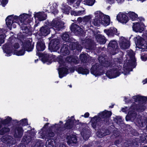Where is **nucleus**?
Returning <instances> with one entry per match:
<instances>
[{
  "instance_id": "nucleus-1",
  "label": "nucleus",
  "mask_w": 147,
  "mask_h": 147,
  "mask_svg": "<svg viewBox=\"0 0 147 147\" xmlns=\"http://www.w3.org/2000/svg\"><path fill=\"white\" fill-rule=\"evenodd\" d=\"M98 116L96 115L91 118V125L93 128L96 129V127L99 129L98 135L101 138L107 134V132L108 131L106 128V126L109 125V121L112 115L111 111L106 110L98 113Z\"/></svg>"
},
{
  "instance_id": "nucleus-2",
  "label": "nucleus",
  "mask_w": 147,
  "mask_h": 147,
  "mask_svg": "<svg viewBox=\"0 0 147 147\" xmlns=\"http://www.w3.org/2000/svg\"><path fill=\"white\" fill-rule=\"evenodd\" d=\"M45 24L46 25L40 27L39 30L37 32L40 36L45 37L49 34L50 33L51 28H53L55 30L59 31L65 28L64 22L57 19H53L52 22H50L47 20Z\"/></svg>"
},
{
  "instance_id": "nucleus-3",
  "label": "nucleus",
  "mask_w": 147,
  "mask_h": 147,
  "mask_svg": "<svg viewBox=\"0 0 147 147\" xmlns=\"http://www.w3.org/2000/svg\"><path fill=\"white\" fill-rule=\"evenodd\" d=\"M103 60L98 59L100 64L97 63L92 65L90 69V73L96 77L103 75L105 73L103 67H111L113 65L111 62L106 61L105 59L102 58Z\"/></svg>"
},
{
  "instance_id": "nucleus-4",
  "label": "nucleus",
  "mask_w": 147,
  "mask_h": 147,
  "mask_svg": "<svg viewBox=\"0 0 147 147\" xmlns=\"http://www.w3.org/2000/svg\"><path fill=\"white\" fill-rule=\"evenodd\" d=\"M132 98L135 100V102H138V103H133L131 107V109L134 111L138 112H142L144 111L146 109L144 105L147 101V97L138 95L133 96Z\"/></svg>"
},
{
  "instance_id": "nucleus-5",
  "label": "nucleus",
  "mask_w": 147,
  "mask_h": 147,
  "mask_svg": "<svg viewBox=\"0 0 147 147\" xmlns=\"http://www.w3.org/2000/svg\"><path fill=\"white\" fill-rule=\"evenodd\" d=\"M38 133L40 135L41 138L48 139L46 144V147H55L54 140L51 139V138L54 137L55 134L51 127L49 128L46 130L39 132Z\"/></svg>"
},
{
  "instance_id": "nucleus-6",
  "label": "nucleus",
  "mask_w": 147,
  "mask_h": 147,
  "mask_svg": "<svg viewBox=\"0 0 147 147\" xmlns=\"http://www.w3.org/2000/svg\"><path fill=\"white\" fill-rule=\"evenodd\" d=\"M36 55L39 57H42V61L44 63H47L48 65L51 64L54 61L55 57V55L49 54H45L38 52H37Z\"/></svg>"
},
{
  "instance_id": "nucleus-7",
  "label": "nucleus",
  "mask_w": 147,
  "mask_h": 147,
  "mask_svg": "<svg viewBox=\"0 0 147 147\" xmlns=\"http://www.w3.org/2000/svg\"><path fill=\"white\" fill-rule=\"evenodd\" d=\"M34 17L35 19L36 24L34 26V30H37L36 27L38 26L39 24L38 21H41L46 20L47 17V15L44 11H39L38 12H35Z\"/></svg>"
},
{
  "instance_id": "nucleus-8",
  "label": "nucleus",
  "mask_w": 147,
  "mask_h": 147,
  "mask_svg": "<svg viewBox=\"0 0 147 147\" xmlns=\"http://www.w3.org/2000/svg\"><path fill=\"white\" fill-rule=\"evenodd\" d=\"M108 47L110 53L114 55L119 52L118 44L114 40H111L108 45Z\"/></svg>"
},
{
  "instance_id": "nucleus-9",
  "label": "nucleus",
  "mask_w": 147,
  "mask_h": 147,
  "mask_svg": "<svg viewBox=\"0 0 147 147\" xmlns=\"http://www.w3.org/2000/svg\"><path fill=\"white\" fill-rule=\"evenodd\" d=\"M95 19L94 20L93 23L96 26H98L101 24L103 19H105V16L103 13L100 11H97L95 13Z\"/></svg>"
},
{
  "instance_id": "nucleus-10",
  "label": "nucleus",
  "mask_w": 147,
  "mask_h": 147,
  "mask_svg": "<svg viewBox=\"0 0 147 147\" xmlns=\"http://www.w3.org/2000/svg\"><path fill=\"white\" fill-rule=\"evenodd\" d=\"M60 42L58 39L52 40L49 44V49L51 52H55L60 48Z\"/></svg>"
},
{
  "instance_id": "nucleus-11",
  "label": "nucleus",
  "mask_w": 147,
  "mask_h": 147,
  "mask_svg": "<svg viewBox=\"0 0 147 147\" xmlns=\"http://www.w3.org/2000/svg\"><path fill=\"white\" fill-rule=\"evenodd\" d=\"M82 44L86 49L89 50H92L94 48L95 45L94 41L91 39L86 38L82 40Z\"/></svg>"
},
{
  "instance_id": "nucleus-12",
  "label": "nucleus",
  "mask_w": 147,
  "mask_h": 147,
  "mask_svg": "<svg viewBox=\"0 0 147 147\" xmlns=\"http://www.w3.org/2000/svg\"><path fill=\"white\" fill-rule=\"evenodd\" d=\"M106 74L109 79L115 78L119 76L120 74V72L119 71L117 68H113L107 71Z\"/></svg>"
},
{
  "instance_id": "nucleus-13",
  "label": "nucleus",
  "mask_w": 147,
  "mask_h": 147,
  "mask_svg": "<svg viewBox=\"0 0 147 147\" xmlns=\"http://www.w3.org/2000/svg\"><path fill=\"white\" fill-rule=\"evenodd\" d=\"M11 42L12 40H8L6 43L3 45L2 47L3 51L8 56H11V53L12 52L13 47Z\"/></svg>"
},
{
  "instance_id": "nucleus-14",
  "label": "nucleus",
  "mask_w": 147,
  "mask_h": 147,
  "mask_svg": "<svg viewBox=\"0 0 147 147\" xmlns=\"http://www.w3.org/2000/svg\"><path fill=\"white\" fill-rule=\"evenodd\" d=\"M70 29L75 35H81L83 32L82 29L74 23H72L71 25Z\"/></svg>"
},
{
  "instance_id": "nucleus-15",
  "label": "nucleus",
  "mask_w": 147,
  "mask_h": 147,
  "mask_svg": "<svg viewBox=\"0 0 147 147\" xmlns=\"http://www.w3.org/2000/svg\"><path fill=\"white\" fill-rule=\"evenodd\" d=\"M69 43V45L70 50L76 52V53H79L81 51L82 47L79 43L77 42H71Z\"/></svg>"
},
{
  "instance_id": "nucleus-16",
  "label": "nucleus",
  "mask_w": 147,
  "mask_h": 147,
  "mask_svg": "<svg viewBox=\"0 0 147 147\" xmlns=\"http://www.w3.org/2000/svg\"><path fill=\"white\" fill-rule=\"evenodd\" d=\"M34 133L30 131L27 134H25L23 137L21 142L25 144H28L32 140V137L34 136Z\"/></svg>"
},
{
  "instance_id": "nucleus-17",
  "label": "nucleus",
  "mask_w": 147,
  "mask_h": 147,
  "mask_svg": "<svg viewBox=\"0 0 147 147\" xmlns=\"http://www.w3.org/2000/svg\"><path fill=\"white\" fill-rule=\"evenodd\" d=\"M31 12L28 14L23 13L19 16V20H20L22 24H28L31 22V20L29 18L31 16Z\"/></svg>"
},
{
  "instance_id": "nucleus-18",
  "label": "nucleus",
  "mask_w": 147,
  "mask_h": 147,
  "mask_svg": "<svg viewBox=\"0 0 147 147\" xmlns=\"http://www.w3.org/2000/svg\"><path fill=\"white\" fill-rule=\"evenodd\" d=\"M133 24L132 26L133 30L135 32H142L144 30L146 26L143 22H136L135 23H134Z\"/></svg>"
},
{
  "instance_id": "nucleus-19",
  "label": "nucleus",
  "mask_w": 147,
  "mask_h": 147,
  "mask_svg": "<svg viewBox=\"0 0 147 147\" xmlns=\"http://www.w3.org/2000/svg\"><path fill=\"white\" fill-rule=\"evenodd\" d=\"M116 19L119 22L123 24H126L129 21L127 16L121 12L117 15Z\"/></svg>"
},
{
  "instance_id": "nucleus-20",
  "label": "nucleus",
  "mask_w": 147,
  "mask_h": 147,
  "mask_svg": "<svg viewBox=\"0 0 147 147\" xmlns=\"http://www.w3.org/2000/svg\"><path fill=\"white\" fill-rule=\"evenodd\" d=\"M104 32L109 37H112L115 35H118L119 33H117V29L115 28H110L109 29H105Z\"/></svg>"
},
{
  "instance_id": "nucleus-21",
  "label": "nucleus",
  "mask_w": 147,
  "mask_h": 147,
  "mask_svg": "<svg viewBox=\"0 0 147 147\" xmlns=\"http://www.w3.org/2000/svg\"><path fill=\"white\" fill-rule=\"evenodd\" d=\"M14 131V137L16 138H20L23 135L24 130L22 127L17 126L15 128Z\"/></svg>"
},
{
  "instance_id": "nucleus-22",
  "label": "nucleus",
  "mask_w": 147,
  "mask_h": 147,
  "mask_svg": "<svg viewBox=\"0 0 147 147\" xmlns=\"http://www.w3.org/2000/svg\"><path fill=\"white\" fill-rule=\"evenodd\" d=\"M22 47L27 51H31L33 49V46L32 45L31 42L29 40L22 42Z\"/></svg>"
},
{
  "instance_id": "nucleus-23",
  "label": "nucleus",
  "mask_w": 147,
  "mask_h": 147,
  "mask_svg": "<svg viewBox=\"0 0 147 147\" xmlns=\"http://www.w3.org/2000/svg\"><path fill=\"white\" fill-rule=\"evenodd\" d=\"M66 139L67 140V143L69 145H72L73 144H76L77 143V139L76 135L72 134L67 135Z\"/></svg>"
},
{
  "instance_id": "nucleus-24",
  "label": "nucleus",
  "mask_w": 147,
  "mask_h": 147,
  "mask_svg": "<svg viewBox=\"0 0 147 147\" xmlns=\"http://www.w3.org/2000/svg\"><path fill=\"white\" fill-rule=\"evenodd\" d=\"M86 67V66H81L76 67L75 70L78 74L83 75H87L89 73V70Z\"/></svg>"
},
{
  "instance_id": "nucleus-25",
  "label": "nucleus",
  "mask_w": 147,
  "mask_h": 147,
  "mask_svg": "<svg viewBox=\"0 0 147 147\" xmlns=\"http://www.w3.org/2000/svg\"><path fill=\"white\" fill-rule=\"evenodd\" d=\"M45 48L46 46L44 41H38L36 45V53L37 52H40L39 51H43Z\"/></svg>"
},
{
  "instance_id": "nucleus-26",
  "label": "nucleus",
  "mask_w": 147,
  "mask_h": 147,
  "mask_svg": "<svg viewBox=\"0 0 147 147\" xmlns=\"http://www.w3.org/2000/svg\"><path fill=\"white\" fill-rule=\"evenodd\" d=\"M74 120L71 119H68L66 121L64 125L65 129H72L74 125Z\"/></svg>"
},
{
  "instance_id": "nucleus-27",
  "label": "nucleus",
  "mask_w": 147,
  "mask_h": 147,
  "mask_svg": "<svg viewBox=\"0 0 147 147\" xmlns=\"http://www.w3.org/2000/svg\"><path fill=\"white\" fill-rule=\"evenodd\" d=\"M95 38L97 42L100 44H105L106 41L105 37L100 34H98L95 36Z\"/></svg>"
},
{
  "instance_id": "nucleus-28",
  "label": "nucleus",
  "mask_w": 147,
  "mask_h": 147,
  "mask_svg": "<svg viewBox=\"0 0 147 147\" xmlns=\"http://www.w3.org/2000/svg\"><path fill=\"white\" fill-rule=\"evenodd\" d=\"M68 73V69L67 68L62 67L59 69V77L60 78H62L65 76V74H67Z\"/></svg>"
},
{
  "instance_id": "nucleus-29",
  "label": "nucleus",
  "mask_w": 147,
  "mask_h": 147,
  "mask_svg": "<svg viewBox=\"0 0 147 147\" xmlns=\"http://www.w3.org/2000/svg\"><path fill=\"white\" fill-rule=\"evenodd\" d=\"M68 47V45L64 44L60 49L61 53L64 56L69 55V51Z\"/></svg>"
},
{
  "instance_id": "nucleus-30",
  "label": "nucleus",
  "mask_w": 147,
  "mask_h": 147,
  "mask_svg": "<svg viewBox=\"0 0 147 147\" xmlns=\"http://www.w3.org/2000/svg\"><path fill=\"white\" fill-rule=\"evenodd\" d=\"M12 120V118L9 116H8L6 118L3 119L0 118V124L2 126V125H3L4 126L6 125L9 126Z\"/></svg>"
},
{
  "instance_id": "nucleus-31",
  "label": "nucleus",
  "mask_w": 147,
  "mask_h": 147,
  "mask_svg": "<svg viewBox=\"0 0 147 147\" xmlns=\"http://www.w3.org/2000/svg\"><path fill=\"white\" fill-rule=\"evenodd\" d=\"M134 40L135 41L136 45H138L139 46V48H140V46L143 43L146 42L144 39L140 37H139L138 38L137 37H135L134 38Z\"/></svg>"
},
{
  "instance_id": "nucleus-32",
  "label": "nucleus",
  "mask_w": 147,
  "mask_h": 147,
  "mask_svg": "<svg viewBox=\"0 0 147 147\" xmlns=\"http://www.w3.org/2000/svg\"><path fill=\"white\" fill-rule=\"evenodd\" d=\"M12 121L18 124V125H22V126H24L28 125V120L26 118L22 119L20 121L16 119L13 120Z\"/></svg>"
},
{
  "instance_id": "nucleus-33",
  "label": "nucleus",
  "mask_w": 147,
  "mask_h": 147,
  "mask_svg": "<svg viewBox=\"0 0 147 147\" xmlns=\"http://www.w3.org/2000/svg\"><path fill=\"white\" fill-rule=\"evenodd\" d=\"M86 131H87L85 129V131H83L81 133L84 139L85 140H86L88 139L90 137V135L91 134V132L90 130L88 129Z\"/></svg>"
},
{
  "instance_id": "nucleus-34",
  "label": "nucleus",
  "mask_w": 147,
  "mask_h": 147,
  "mask_svg": "<svg viewBox=\"0 0 147 147\" xmlns=\"http://www.w3.org/2000/svg\"><path fill=\"white\" fill-rule=\"evenodd\" d=\"M66 60L68 63L72 64H77L79 62L78 60L74 57L71 56L67 57L66 58Z\"/></svg>"
},
{
  "instance_id": "nucleus-35",
  "label": "nucleus",
  "mask_w": 147,
  "mask_h": 147,
  "mask_svg": "<svg viewBox=\"0 0 147 147\" xmlns=\"http://www.w3.org/2000/svg\"><path fill=\"white\" fill-rule=\"evenodd\" d=\"M27 25L21 24L20 25V28L22 30L23 33L29 34L31 33V31L28 27L26 26Z\"/></svg>"
},
{
  "instance_id": "nucleus-36",
  "label": "nucleus",
  "mask_w": 147,
  "mask_h": 147,
  "mask_svg": "<svg viewBox=\"0 0 147 147\" xmlns=\"http://www.w3.org/2000/svg\"><path fill=\"white\" fill-rule=\"evenodd\" d=\"M62 39L66 42H70L71 41V39L69 38V35L67 32H65L61 36Z\"/></svg>"
},
{
  "instance_id": "nucleus-37",
  "label": "nucleus",
  "mask_w": 147,
  "mask_h": 147,
  "mask_svg": "<svg viewBox=\"0 0 147 147\" xmlns=\"http://www.w3.org/2000/svg\"><path fill=\"white\" fill-rule=\"evenodd\" d=\"M127 15L132 21L136 20L138 19V15L134 12L129 11Z\"/></svg>"
},
{
  "instance_id": "nucleus-38",
  "label": "nucleus",
  "mask_w": 147,
  "mask_h": 147,
  "mask_svg": "<svg viewBox=\"0 0 147 147\" xmlns=\"http://www.w3.org/2000/svg\"><path fill=\"white\" fill-rule=\"evenodd\" d=\"M25 51L26 50L24 49L22 47L21 49L20 50H15L14 52V54H15L18 56H22L25 54Z\"/></svg>"
},
{
  "instance_id": "nucleus-39",
  "label": "nucleus",
  "mask_w": 147,
  "mask_h": 147,
  "mask_svg": "<svg viewBox=\"0 0 147 147\" xmlns=\"http://www.w3.org/2000/svg\"><path fill=\"white\" fill-rule=\"evenodd\" d=\"M0 136H3L5 134L9 132L10 131L9 128L7 127H4L0 128Z\"/></svg>"
},
{
  "instance_id": "nucleus-40",
  "label": "nucleus",
  "mask_w": 147,
  "mask_h": 147,
  "mask_svg": "<svg viewBox=\"0 0 147 147\" xmlns=\"http://www.w3.org/2000/svg\"><path fill=\"white\" fill-rule=\"evenodd\" d=\"M110 19L109 17L106 15L105 16V19H103L102 20V22L101 24H103L105 26H107L110 24Z\"/></svg>"
},
{
  "instance_id": "nucleus-41",
  "label": "nucleus",
  "mask_w": 147,
  "mask_h": 147,
  "mask_svg": "<svg viewBox=\"0 0 147 147\" xmlns=\"http://www.w3.org/2000/svg\"><path fill=\"white\" fill-rule=\"evenodd\" d=\"M80 58L82 63H86L88 62V57L86 54H81L80 55Z\"/></svg>"
},
{
  "instance_id": "nucleus-42",
  "label": "nucleus",
  "mask_w": 147,
  "mask_h": 147,
  "mask_svg": "<svg viewBox=\"0 0 147 147\" xmlns=\"http://www.w3.org/2000/svg\"><path fill=\"white\" fill-rule=\"evenodd\" d=\"M120 44L121 48L124 49H128L130 46L129 43L123 41H122L121 43H120Z\"/></svg>"
},
{
  "instance_id": "nucleus-43",
  "label": "nucleus",
  "mask_w": 147,
  "mask_h": 147,
  "mask_svg": "<svg viewBox=\"0 0 147 147\" xmlns=\"http://www.w3.org/2000/svg\"><path fill=\"white\" fill-rule=\"evenodd\" d=\"M51 12L52 13H53L55 15L57 14L59 12V11L57 9V7L56 6H55L52 5L50 7Z\"/></svg>"
},
{
  "instance_id": "nucleus-44",
  "label": "nucleus",
  "mask_w": 147,
  "mask_h": 147,
  "mask_svg": "<svg viewBox=\"0 0 147 147\" xmlns=\"http://www.w3.org/2000/svg\"><path fill=\"white\" fill-rule=\"evenodd\" d=\"M128 113L132 120H134L136 118V117L137 114L135 111H130L128 112Z\"/></svg>"
},
{
  "instance_id": "nucleus-45",
  "label": "nucleus",
  "mask_w": 147,
  "mask_h": 147,
  "mask_svg": "<svg viewBox=\"0 0 147 147\" xmlns=\"http://www.w3.org/2000/svg\"><path fill=\"white\" fill-rule=\"evenodd\" d=\"M44 143L41 140H39L36 143L34 147H43Z\"/></svg>"
},
{
  "instance_id": "nucleus-46",
  "label": "nucleus",
  "mask_w": 147,
  "mask_h": 147,
  "mask_svg": "<svg viewBox=\"0 0 147 147\" xmlns=\"http://www.w3.org/2000/svg\"><path fill=\"white\" fill-rule=\"evenodd\" d=\"M133 140L132 141V145L135 147H137L139 145V139L138 138H134Z\"/></svg>"
},
{
  "instance_id": "nucleus-47",
  "label": "nucleus",
  "mask_w": 147,
  "mask_h": 147,
  "mask_svg": "<svg viewBox=\"0 0 147 147\" xmlns=\"http://www.w3.org/2000/svg\"><path fill=\"white\" fill-rule=\"evenodd\" d=\"M113 121L117 123H121L122 122L121 118L120 116H116L114 118Z\"/></svg>"
},
{
  "instance_id": "nucleus-48",
  "label": "nucleus",
  "mask_w": 147,
  "mask_h": 147,
  "mask_svg": "<svg viewBox=\"0 0 147 147\" xmlns=\"http://www.w3.org/2000/svg\"><path fill=\"white\" fill-rule=\"evenodd\" d=\"M71 7L68 5H66L63 9V10L66 14H68L69 13L70 10L71 9Z\"/></svg>"
},
{
  "instance_id": "nucleus-49",
  "label": "nucleus",
  "mask_w": 147,
  "mask_h": 147,
  "mask_svg": "<svg viewBox=\"0 0 147 147\" xmlns=\"http://www.w3.org/2000/svg\"><path fill=\"white\" fill-rule=\"evenodd\" d=\"M140 48L142 49L143 51H147V44L146 42L143 43L140 46Z\"/></svg>"
},
{
  "instance_id": "nucleus-50",
  "label": "nucleus",
  "mask_w": 147,
  "mask_h": 147,
  "mask_svg": "<svg viewBox=\"0 0 147 147\" xmlns=\"http://www.w3.org/2000/svg\"><path fill=\"white\" fill-rule=\"evenodd\" d=\"M136 124L138 126L142 127L145 126V123L144 122L142 121L141 120H140L138 121L137 123Z\"/></svg>"
},
{
  "instance_id": "nucleus-51",
  "label": "nucleus",
  "mask_w": 147,
  "mask_h": 147,
  "mask_svg": "<svg viewBox=\"0 0 147 147\" xmlns=\"http://www.w3.org/2000/svg\"><path fill=\"white\" fill-rule=\"evenodd\" d=\"M70 119L74 120L75 121H76L75 123L76 125H79L80 127H81L83 125V123L79 122V120H77V121L74 118V116H72Z\"/></svg>"
},
{
  "instance_id": "nucleus-52",
  "label": "nucleus",
  "mask_w": 147,
  "mask_h": 147,
  "mask_svg": "<svg viewBox=\"0 0 147 147\" xmlns=\"http://www.w3.org/2000/svg\"><path fill=\"white\" fill-rule=\"evenodd\" d=\"M141 58L142 61H146L147 60V54L142 53L141 56Z\"/></svg>"
},
{
  "instance_id": "nucleus-53",
  "label": "nucleus",
  "mask_w": 147,
  "mask_h": 147,
  "mask_svg": "<svg viewBox=\"0 0 147 147\" xmlns=\"http://www.w3.org/2000/svg\"><path fill=\"white\" fill-rule=\"evenodd\" d=\"M95 0H86L87 4L89 6H92L94 3Z\"/></svg>"
},
{
  "instance_id": "nucleus-54",
  "label": "nucleus",
  "mask_w": 147,
  "mask_h": 147,
  "mask_svg": "<svg viewBox=\"0 0 147 147\" xmlns=\"http://www.w3.org/2000/svg\"><path fill=\"white\" fill-rule=\"evenodd\" d=\"M7 27L10 30H11V26H12V23L13 21H5Z\"/></svg>"
},
{
  "instance_id": "nucleus-55",
  "label": "nucleus",
  "mask_w": 147,
  "mask_h": 147,
  "mask_svg": "<svg viewBox=\"0 0 147 147\" xmlns=\"http://www.w3.org/2000/svg\"><path fill=\"white\" fill-rule=\"evenodd\" d=\"M91 18V17L90 15L85 16L84 18L83 19L86 22H88L89 21Z\"/></svg>"
},
{
  "instance_id": "nucleus-56",
  "label": "nucleus",
  "mask_w": 147,
  "mask_h": 147,
  "mask_svg": "<svg viewBox=\"0 0 147 147\" xmlns=\"http://www.w3.org/2000/svg\"><path fill=\"white\" fill-rule=\"evenodd\" d=\"M4 42V35L3 34L0 35V46Z\"/></svg>"
},
{
  "instance_id": "nucleus-57",
  "label": "nucleus",
  "mask_w": 147,
  "mask_h": 147,
  "mask_svg": "<svg viewBox=\"0 0 147 147\" xmlns=\"http://www.w3.org/2000/svg\"><path fill=\"white\" fill-rule=\"evenodd\" d=\"M13 15H11L8 16L5 19V21L13 22L14 20L13 19Z\"/></svg>"
},
{
  "instance_id": "nucleus-58",
  "label": "nucleus",
  "mask_w": 147,
  "mask_h": 147,
  "mask_svg": "<svg viewBox=\"0 0 147 147\" xmlns=\"http://www.w3.org/2000/svg\"><path fill=\"white\" fill-rule=\"evenodd\" d=\"M8 3V0H2L1 4L3 7H5Z\"/></svg>"
},
{
  "instance_id": "nucleus-59",
  "label": "nucleus",
  "mask_w": 147,
  "mask_h": 147,
  "mask_svg": "<svg viewBox=\"0 0 147 147\" xmlns=\"http://www.w3.org/2000/svg\"><path fill=\"white\" fill-rule=\"evenodd\" d=\"M49 123H46L44 125V126H43V127H42V128L41 129V131H40V132H42V131H45V130H47L48 128L47 129H45V130H43V129H47L48 127V125H49Z\"/></svg>"
},
{
  "instance_id": "nucleus-60",
  "label": "nucleus",
  "mask_w": 147,
  "mask_h": 147,
  "mask_svg": "<svg viewBox=\"0 0 147 147\" xmlns=\"http://www.w3.org/2000/svg\"><path fill=\"white\" fill-rule=\"evenodd\" d=\"M140 140L142 142H146V136L144 135H142L140 137Z\"/></svg>"
},
{
  "instance_id": "nucleus-61",
  "label": "nucleus",
  "mask_w": 147,
  "mask_h": 147,
  "mask_svg": "<svg viewBox=\"0 0 147 147\" xmlns=\"http://www.w3.org/2000/svg\"><path fill=\"white\" fill-rule=\"evenodd\" d=\"M125 120L126 121H128L129 120H132V119H131V118L129 115L128 113L127 115L125 117Z\"/></svg>"
},
{
  "instance_id": "nucleus-62",
  "label": "nucleus",
  "mask_w": 147,
  "mask_h": 147,
  "mask_svg": "<svg viewBox=\"0 0 147 147\" xmlns=\"http://www.w3.org/2000/svg\"><path fill=\"white\" fill-rule=\"evenodd\" d=\"M13 47L14 49H17L20 47V45L18 43H15L13 45Z\"/></svg>"
},
{
  "instance_id": "nucleus-63",
  "label": "nucleus",
  "mask_w": 147,
  "mask_h": 147,
  "mask_svg": "<svg viewBox=\"0 0 147 147\" xmlns=\"http://www.w3.org/2000/svg\"><path fill=\"white\" fill-rule=\"evenodd\" d=\"M75 1L76 0H67L68 4L69 5H71L73 4Z\"/></svg>"
},
{
  "instance_id": "nucleus-64",
  "label": "nucleus",
  "mask_w": 147,
  "mask_h": 147,
  "mask_svg": "<svg viewBox=\"0 0 147 147\" xmlns=\"http://www.w3.org/2000/svg\"><path fill=\"white\" fill-rule=\"evenodd\" d=\"M71 14L72 15H74L75 16H78V14L77 13V12L76 11H72L71 12Z\"/></svg>"
}]
</instances>
